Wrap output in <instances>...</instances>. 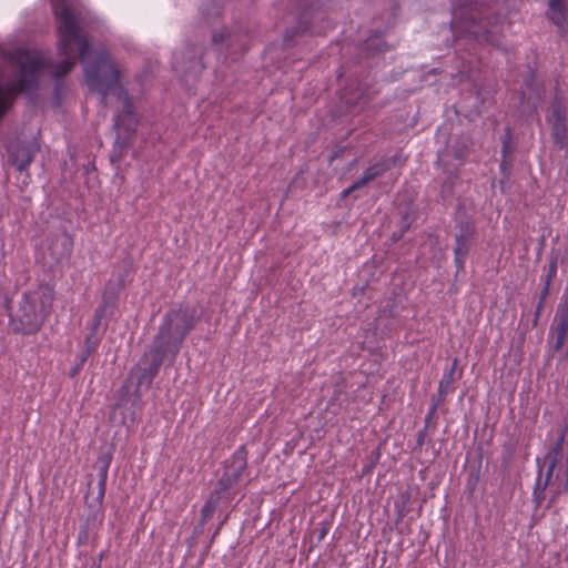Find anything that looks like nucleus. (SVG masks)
Masks as SVG:
<instances>
[{"mask_svg":"<svg viewBox=\"0 0 568 568\" xmlns=\"http://www.w3.org/2000/svg\"><path fill=\"white\" fill-rule=\"evenodd\" d=\"M57 20L58 51L62 60L52 67L55 79L69 73L79 58L83 64L87 85L91 91L99 93L102 99L115 95L121 102L122 113L115 118V128L125 132H133L138 119L133 114L132 105L126 92L120 87V69L109 52L92 51L87 34L80 28L81 12L77 11L71 0H50Z\"/></svg>","mask_w":568,"mask_h":568,"instance_id":"f257e3e1","label":"nucleus"},{"mask_svg":"<svg viewBox=\"0 0 568 568\" xmlns=\"http://www.w3.org/2000/svg\"><path fill=\"white\" fill-rule=\"evenodd\" d=\"M195 314L189 308H178L169 312L160 326L159 333L154 341V349L150 354H145L141 364L152 357L150 366V376H154L163 358L171 354L174 358L180 351L185 335L194 326Z\"/></svg>","mask_w":568,"mask_h":568,"instance_id":"f03ea898","label":"nucleus"},{"mask_svg":"<svg viewBox=\"0 0 568 568\" xmlns=\"http://www.w3.org/2000/svg\"><path fill=\"white\" fill-rule=\"evenodd\" d=\"M9 59L17 69V75L6 87L0 84V116L13 95L37 84L40 73L47 65V59L42 52L26 45L10 52Z\"/></svg>","mask_w":568,"mask_h":568,"instance_id":"7ed1b4c3","label":"nucleus"},{"mask_svg":"<svg viewBox=\"0 0 568 568\" xmlns=\"http://www.w3.org/2000/svg\"><path fill=\"white\" fill-rule=\"evenodd\" d=\"M52 301L53 293L49 287H39L26 294L11 318L13 328L22 334H32L39 331L50 313Z\"/></svg>","mask_w":568,"mask_h":568,"instance_id":"20e7f679","label":"nucleus"},{"mask_svg":"<svg viewBox=\"0 0 568 568\" xmlns=\"http://www.w3.org/2000/svg\"><path fill=\"white\" fill-rule=\"evenodd\" d=\"M246 467V453L243 448H239L226 462L224 471L217 480L215 489L231 499L235 494L236 486L241 481Z\"/></svg>","mask_w":568,"mask_h":568,"instance_id":"39448f33","label":"nucleus"},{"mask_svg":"<svg viewBox=\"0 0 568 568\" xmlns=\"http://www.w3.org/2000/svg\"><path fill=\"white\" fill-rule=\"evenodd\" d=\"M556 334L555 349L560 351L568 336V302L559 304L552 326Z\"/></svg>","mask_w":568,"mask_h":568,"instance_id":"423d86ee","label":"nucleus"},{"mask_svg":"<svg viewBox=\"0 0 568 568\" xmlns=\"http://www.w3.org/2000/svg\"><path fill=\"white\" fill-rule=\"evenodd\" d=\"M549 122L552 124V138L556 143L562 145L566 139L565 118L559 106H555L549 116Z\"/></svg>","mask_w":568,"mask_h":568,"instance_id":"0eeeda50","label":"nucleus"},{"mask_svg":"<svg viewBox=\"0 0 568 568\" xmlns=\"http://www.w3.org/2000/svg\"><path fill=\"white\" fill-rule=\"evenodd\" d=\"M549 18L558 26L560 30H566L568 27V14L562 0H549Z\"/></svg>","mask_w":568,"mask_h":568,"instance_id":"6e6552de","label":"nucleus"},{"mask_svg":"<svg viewBox=\"0 0 568 568\" xmlns=\"http://www.w3.org/2000/svg\"><path fill=\"white\" fill-rule=\"evenodd\" d=\"M229 501L230 498H227L225 495L220 493L214 488V490L211 493L207 501L204 504L201 510V515L203 520H206L211 518L215 511V509L220 506L222 501Z\"/></svg>","mask_w":568,"mask_h":568,"instance_id":"1a4fd4ad","label":"nucleus"},{"mask_svg":"<svg viewBox=\"0 0 568 568\" xmlns=\"http://www.w3.org/2000/svg\"><path fill=\"white\" fill-rule=\"evenodd\" d=\"M474 234V226L466 223L460 226L459 233L456 235V246L454 250H463L465 253L469 251V242Z\"/></svg>","mask_w":568,"mask_h":568,"instance_id":"9d476101","label":"nucleus"},{"mask_svg":"<svg viewBox=\"0 0 568 568\" xmlns=\"http://www.w3.org/2000/svg\"><path fill=\"white\" fill-rule=\"evenodd\" d=\"M382 172V169L378 168V166H373V168H369L367 169L362 179L358 180L357 182H355L353 185H351L349 187H347L346 190L343 191V195L346 196L348 195L352 191L365 185L366 183H368L369 181L374 180L376 176H378Z\"/></svg>","mask_w":568,"mask_h":568,"instance_id":"9b49d317","label":"nucleus"},{"mask_svg":"<svg viewBox=\"0 0 568 568\" xmlns=\"http://www.w3.org/2000/svg\"><path fill=\"white\" fill-rule=\"evenodd\" d=\"M562 442H564V435H561L557 440L556 448H555L556 456H558L560 454V450L562 447ZM556 463H557V457H555L554 460L548 466L547 474H546L547 480L551 477V475L555 470V467H556Z\"/></svg>","mask_w":568,"mask_h":568,"instance_id":"f8f14e48","label":"nucleus"},{"mask_svg":"<svg viewBox=\"0 0 568 568\" xmlns=\"http://www.w3.org/2000/svg\"><path fill=\"white\" fill-rule=\"evenodd\" d=\"M455 254V264L458 271H462L465 265V260L468 253H465L463 250H454Z\"/></svg>","mask_w":568,"mask_h":568,"instance_id":"ddd939ff","label":"nucleus"},{"mask_svg":"<svg viewBox=\"0 0 568 568\" xmlns=\"http://www.w3.org/2000/svg\"><path fill=\"white\" fill-rule=\"evenodd\" d=\"M454 369H455V366L452 367L450 372L448 373V375H446L439 383V392L443 394V393H446L447 389L449 388L452 382H453V373H454Z\"/></svg>","mask_w":568,"mask_h":568,"instance_id":"4468645a","label":"nucleus"},{"mask_svg":"<svg viewBox=\"0 0 568 568\" xmlns=\"http://www.w3.org/2000/svg\"><path fill=\"white\" fill-rule=\"evenodd\" d=\"M548 290H549V282H547L546 286L544 287L542 292H541V296H540V302L537 306V314L540 312L541 307H542V304H544V301L548 294Z\"/></svg>","mask_w":568,"mask_h":568,"instance_id":"2eb2a0df","label":"nucleus"},{"mask_svg":"<svg viewBox=\"0 0 568 568\" xmlns=\"http://www.w3.org/2000/svg\"><path fill=\"white\" fill-rule=\"evenodd\" d=\"M224 37H225L224 33H221V34L220 33H214V36H213V43L215 45H217L220 42L224 41Z\"/></svg>","mask_w":568,"mask_h":568,"instance_id":"dca6fc26","label":"nucleus"},{"mask_svg":"<svg viewBox=\"0 0 568 568\" xmlns=\"http://www.w3.org/2000/svg\"><path fill=\"white\" fill-rule=\"evenodd\" d=\"M100 323V316H97L95 317V325H98Z\"/></svg>","mask_w":568,"mask_h":568,"instance_id":"f3484780","label":"nucleus"}]
</instances>
